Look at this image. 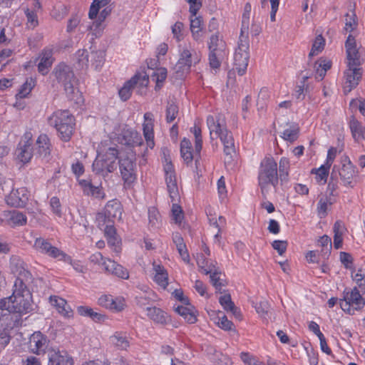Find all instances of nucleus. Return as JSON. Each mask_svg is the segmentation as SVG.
Returning <instances> with one entry per match:
<instances>
[{
  "mask_svg": "<svg viewBox=\"0 0 365 365\" xmlns=\"http://www.w3.org/2000/svg\"><path fill=\"white\" fill-rule=\"evenodd\" d=\"M32 295L25 282L15 280L10 297L0 299V309L10 313L26 314L32 310Z\"/></svg>",
  "mask_w": 365,
  "mask_h": 365,
  "instance_id": "nucleus-1",
  "label": "nucleus"
},
{
  "mask_svg": "<svg viewBox=\"0 0 365 365\" xmlns=\"http://www.w3.org/2000/svg\"><path fill=\"white\" fill-rule=\"evenodd\" d=\"M345 48L348 68L344 73V91L345 93H349L359 84L362 76V71L359 66L364 59L356 48V40L351 35H349L345 43Z\"/></svg>",
  "mask_w": 365,
  "mask_h": 365,
  "instance_id": "nucleus-2",
  "label": "nucleus"
},
{
  "mask_svg": "<svg viewBox=\"0 0 365 365\" xmlns=\"http://www.w3.org/2000/svg\"><path fill=\"white\" fill-rule=\"evenodd\" d=\"M165 173V180L167 185V190L173 202L172 218L177 224H180L183 220V212L181 207L177 203L180 200L179 190L177 182V177L171 160L165 157L163 164Z\"/></svg>",
  "mask_w": 365,
  "mask_h": 365,
  "instance_id": "nucleus-3",
  "label": "nucleus"
},
{
  "mask_svg": "<svg viewBox=\"0 0 365 365\" xmlns=\"http://www.w3.org/2000/svg\"><path fill=\"white\" fill-rule=\"evenodd\" d=\"M249 16H242L240 36L238 46L234 54V66L239 75L245 73L249 62Z\"/></svg>",
  "mask_w": 365,
  "mask_h": 365,
  "instance_id": "nucleus-4",
  "label": "nucleus"
},
{
  "mask_svg": "<svg viewBox=\"0 0 365 365\" xmlns=\"http://www.w3.org/2000/svg\"><path fill=\"white\" fill-rule=\"evenodd\" d=\"M49 125L56 128L59 138L68 142L71 140L75 125L74 117L66 110H58L48 118Z\"/></svg>",
  "mask_w": 365,
  "mask_h": 365,
  "instance_id": "nucleus-5",
  "label": "nucleus"
},
{
  "mask_svg": "<svg viewBox=\"0 0 365 365\" xmlns=\"http://www.w3.org/2000/svg\"><path fill=\"white\" fill-rule=\"evenodd\" d=\"M200 61V54L193 48L190 43L180 46L179 59L174 70L178 78H182L190 71L192 66Z\"/></svg>",
  "mask_w": 365,
  "mask_h": 365,
  "instance_id": "nucleus-6",
  "label": "nucleus"
},
{
  "mask_svg": "<svg viewBox=\"0 0 365 365\" xmlns=\"http://www.w3.org/2000/svg\"><path fill=\"white\" fill-rule=\"evenodd\" d=\"M118 151L115 148H109L105 152H99L93 163L92 168L96 174L106 177L117 168L116 160Z\"/></svg>",
  "mask_w": 365,
  "mask_h": 365,
  "instance_id": "nucleus-7",
  "label": "nucleus"
},
{
  "mask_svg": "<svg viewBox=\"0 0 365 365\" xmlns=\"http://www.w3.org/2000/svg\"><path fill=\"white\" fill-rule=\"evenodd\" d=\"M258 182L262 192L269 185L275 187L277 185V163L272 157H266L261 161Z\"/></svg>",
  "mask_w": 365,
  "mask_h": 365,
  "instance_id": "nucleus-8",
  "label": "nucleus"
},
{
  "mask_svg": "<svg viewBox=\"0 0 365 365\" xmlns=\"http://www.w3.org/2000/svg\"><path fill=\"white\" fill-rule=\"evenodd\" d=\"M208 48L209 66L210 68L216 72L220 68L222 62L228 55L225 42L220 38L218 34H213L210 38Z\"/></svg>",
  "mask_w": 365,
  "mask_h": 365,
  "instance_id": "nucleus-9",
  "label": "nucleus"
},
{
  "mask_svg": "<svg viewBox=\"0 0 365 365\" xmlns=\"http://www.w3.org/2000/svg\"><path fill=\"white\" fill-rule=\"evenodd\" d=\"M56 78L61 83L68 96L74 100V96H79V92L74 87L76 82L74 74L71 67L65 63H59L54 69Z\"/></svg>",
  "mask_w": 365,
  "mask_h": 365,
  "instance_id": "nucleus-10",
  "label": "nucleus"
},
{
  "mask_svg": "<svg viewBox=\"0 0 365 365\" xmlns=\"http://www.w3.org/2000/svg\"><path fill=\"white\" fill-rule=\"evenodd\" d=\"M123 214V207L119 200L114 199L108 201L103 211L98 212L96 217L98 227L102 229L106 223L114 222L120 220Z\"/></svg>",
  "mask_w": 365,
  "mask_h": 365,
  "instance_id": "nucleus-11",
  "label": "nucleus"
},
{
  "mask_svg": "<svg viewBox=\"0 0 365 365\" xmlns=\"http://www.w3.org/2000/svg\"><path fill=\"white\" fill-rule=\"evenodd\" d=\"M120 173L125 189L133 187L137 179V168L133 155L121 158L118 160Z\"/></svg>",
  "mask_w": 365,
  "mask_h": 365,
  "instance_id": "nucleus-12",
  "label": "nucleus"
},
{
  "mask_svg": "<svg viewBox=\"0 0 365 365\" xmlns=\"http://www.w3.org/2000/svg\"><path fill=\"white\" fill-rule=\"evenodd\" d=\"M341 309L349 314H354L356 311L361 310L365 305V298L362 297L356 287L350 292H344V298L339 302Z\"/></svg>",
  "mask_w": 365,
  "mask_h": 365,
  "instance_id": "nucleus-13",
  "label": "nucleus"
},
{
  "mask_svg": "<svg viewBox=\"0 0 365 365\" xmlns=\"http://www.w3.org/2000/svg\"><path fill=\"white\" fill-rule=\"evenodd\" d=\"M113 134L117 141L122 145L136 146L143 143L140 134L125 125H119L115 128Z\"/></svg>",
  "mask_w": 365,
  "mask_h": 365,
  "instance_id": "nucleus-14",
  "label": "nucleus"
},
{
  "mask_svg": "<svg viewBox=\"0 0 365 365\" xmlns=\"http://www.w3.org/2000/svg\"><path fill=\"white\" fill-rule=\"evenodd\" d=\"M33 135L31 131H26L19 143L16 150L17 158L22 163H26L31 160L33 156Z\"/></svg>",
  "mask_w": 365,
  "mask_h": 365,
  "instance_id": "nucleus-15",
  "label": "nucleus"
},
{
  "mask_svg": "<svg viewBox=\"0 0 365 365\" xmlns=\"http://www.w3.org/2000/svg\"><path fill=\"white\" fill-rule=\"evenodd\" d=\"M34 247L40 253L46 255L51 258L61 260L65 257L64 252L58 247L53 246L47 240L38 237L35 240Z\"/></svg>",
  "mask_w": 365,
  "mask_h": 365,
  "instance_id": "nucleus-16",
  "label": "nucleus"
},
{
  "mask_svg": "<svg viewBox=\"0 0 365 365\" xmlns=\"http://www.w3.org/2000/svg\"><path fill=\"white\" fill-rule=\"evenodd\" d=\"M5 200L6 202L9 206L16 207H24L29 200L28 190L24 187L13 189L10 193L6 196Z\"/></svg>",
  "mask_w": 365,
  "mask_h": 365,
  "instance_id": "nucleus-17",
  "label": "nucleus"
},
{
  "mask_svg": "<svg viewBox=\"0 0 365 365\" xmlns=\"http://www.w3.org/2000/svg\"><path fill=\"white\" fill-rule=\"evenodd\" d=\"M207 125L210 130L211 138H217L224 130H227L225 118L222 114L208 115L207 118Z\"/></svg>",
  "mask_w": 365,
  "mask_h": 365,
  "instance_id": "nucleus-18",
  "label": "nucleus"
},
{
  "mask_svg": "<svg viewBox=\"0 0 365 365\" xmlns=\"http://www.w3.org/2000/svg\"><path fill=\"white\" fill-rule=\"evenodd\" d=\"M48 365H73V359L65 350L51 349L48 352Z\"/></svg>",
  "mask_w": 365,
  "mask_h": 365,
  "instance_id": "nucleus-19",
  "label": "nucleus"
},
{
  "mask_svg": "<svg viewBox=\"0 0 365 365\" xmlns=\"http://www.w3.org/2000/svg\"><path fill=\"white\" fill-rule=\"evenodd\" d=\"M356 168L352 164L351 160L346 158L339 170V176L342 183L346 187H353V180L357 176Z\"/></svg>",
  "mask_w": 365,
  "mask_h": 365,
  "instance_id": "nucleus-20",
  "label": "nucleus"
},
{
  "mask_svg": "<svg viewBox=\"0 0 365 365\" xmlns=\"http://www.w3.org/2000/svg\"><path fill=\"white\" fill-rule=\"evenodd\" d=\"M52 145L50 138L46 134L38 135L35 144V154L41 159H47L51 153Z\"/></svg>",
  "mask_w": 365,
  "mask_h": 365,
  "instance_id": "nucleus-21",
  "label": "nucleus"
},
{
  "mask_svg": "<svg viewBox=\"0 0 365 365\" xmlns=\"http://www.w3.org/2000/svg\"><path fill=\"white\" fill-rule=\"evenodd\" d=\"M154 119L153 115L150 112L144 114V123H143V135L146 141L147 146L153 149L155 146L154 142Z\"/></svg>",
  "mask_w": 365,
  "mask_h": 365,
  "instance_id": "nucleus-22",
  "label": "nucleus"
},
{
  "mask_svg": "<svg viewBox=\"0 0 365 365\" xmlns=\"http://www.w3.org/2000/svg\"><path fill=\"white\" fill-rule=\"evenodd\" d=\"M29 348L36 354L45 353L47 348V339L40 331L34 332L29 339Z\"/></svg>",
  "mask_w": 365,
  "mask_h": 365,
  "instance_id": "nucleus-23",
  "label": "nucleus"
},
{
  "mask_svg": "<svg viewBox=\"0 0 365 365\" xmlns=\"http://www.w3.org/2000/svg\"><path fill=\"white\" fill-rule=\"evenodd\" d=\"M220 138L224 146V153L226 155L225 163L230 162L235 154V142L232 133L227 129L224 130L221 134L217 136Z\"/></svg>",
  "mask_w": 365,
  "mask_h": 365,
  "instance_id": "nucleus-24",
  "label": "nucleus"
},
{
  "mask_svg": "<svg viewBox=\"0 0 365 365\" xmlns=\"http://www.w3.org/2000/svg\"><path fill=\"white\" fill-rule=\"evenodd\" d=\"M10 269L16 277V280L20 279L22 282H28L31 279V273L26 269L22 260L17 257H13L10 262Z\"/></svg>",
  "mask_w": 365,
  "mask_h": 365,
  "instance_id": "nucleus-25",
  "label": "nucleus"
},
{
  "mask_svg": "<svg viewBox=\"0 0 365 365\" xmlns=\"http://www.w3.org/2000/svg\"><path fill=\"white\" fill-rule=\"evenodd\" d=\"M49 302L62 317L66 319L73 318V311L64 299L53 295L49 297Z\"/></svg>",
  "mask_w": 365,
  "mask_h": 365,
  "instance_id": "nucleus-26",
  "label": "nucleus"
},
{
  "mask_svg": "<svg viewBox=\"0 0 365 365\" xmlns=\"http://www.w3.org/2000/svg\"><path fill=\"white\" fill-rule=\"evenodd\" d=\"M153 279L163 289H166L168 285V273L166 269L159 263H153Z\"/></svg>",
  "mask_w": 365,
  "mask_h": 365,
  "instance_id": "nucleus-27",
  "label": "nucleus"
},
{
  "mask_svg": "<svg viewBox=\"0 0 365 365\" xmlns=\"http://www.w3.org/2000/svg\"><path fill=\"white\" fill-rule=\"evenodd\" d=\"M103 268L105 271L109 274H113L119 278L128 279L129 278V272L127 269L116 262L108 259L103 262Z\"/></svg>",
  "mask_w": 365,
  "mask_h": 365,
  "instance_id": "nucleus-28",
  "label": "nucleus"
},
{
  "mask_svg": "<svg viewBox=\"0 0 365 365\" xmlns=\"http://www.w3.org/2000/svg\"><path fill=\"white\" fill-rule=\"evenodd\" d=\"M4 220L6 221V225L12 227L24 225L27 221L26 215L16 210L4 211Z\"/></svg>",
  "mask_w": 365,
  "mask_h": 365,
  "instance_id": "nucleus-29",
  "label": "nucleus"
},
{
  "mask_svg": "<svg viewBox=\"0 0 365 365\" xmlns=\"http://www.w3.org/2000/svg\"><path fill=\"white\" fill-rule=\"evenodd\" d=\"M111 8L106 6L100 9L97 17L94 18L92 25L89 26V29L94 31L95 35H98L104 29V21L110 15Z\"/></svg>",
  "mask_w": 365,
  "mask_h": 365,
  "instance_id": "nucleus-30",
  "label": "nucleus"
},
{
  "mask_svg": "<svg viewBox=\"0 0 365 365\" xmlns=\"http://www.w3.org/2000/svg\"><path fill=\"white\" fill-rule=\"evenodd\" d=\"M109 341L119 350L126 351L130 347V339L125 332L115 331L109 337Z\"/></svg>",
  "mask_w": 365,
  "mask_h": 365,
  "instance_id": "nucleus-31",
  "label": "nucleus"
},
{
  "mask_svg": "<svg viewBox=\"0 0 365 365\" xmlns=\"http://www.w3.org/2000/svg\"><path fill=\"white\" fill-rule=\"evenodd\" d=\"M53 61L52 49L45 48L40 55V61L38 64V72L42 75L48 73Z\"/></svg>",
  "mask_w": 365,
  "mask_h": 365,
  "instance_id": "nucleus-32",
  "label": "nucleus"
},
{
  "mask_svg": "<svg viewBox=\"0 0 365 365\" xmlns=\"http://www.w3.org/2000/svg\"><path fill=\"white\" fill-rule=\"evenodd\" d=\"M79 184L84 194L99 199H103L105 197V193L101 186H94L91 181L87 180H80Z\"/></svg>",
  "mask_w": 365,
  "mask_h": 365,
  "instance_id": "nucleus-33",
  "label": "nucleus"
},
{
  "mask_svg": "<svg viewBox=\"0 0 365 365\" xmlns=\"http://www.w3.org/2000/svg\"><path fill=\"white\" fill-rule=\"evenodd\" d=\"M146 311L147 316L155 323L165 324L169 321L168 314L158 307H147Z\"/></svg>",
  "mask_w": 365,
  "mask_h": 365,
  "instance_id": "nucleus-34",
  "label": "nucleus"
},
{
  "mask_svg": "<svg viewBox=\"0 0 365 365\" xmlns=\"http://www.w3.org/2000/svg\"><path fill=\"white\" fill-rule=\"evenodd\" d=\"M186 305L187 306L178 305L175 307V311L182 317L187 322L194 324L197 321L196 311L194 307L189 304L188 302Z\"/></svg>",
  "mask_w": 365,
  "mask_h": 365,
  "instance_id": "nucleus-35",
  "label": "nucleus"
},
{
  "mask_svg": "<svg viewBox=\"0 0 365 365\" xmlns=\"http://www.w3.org/2000/svg\"><path fill=\"white\" fill-rule=\"evenodd\" d=\"M77 312L81 316L90 317L93 322L98 323L103 322L107 319L106 315L95 312L92 308L86 306L78 307Z\"/></svg>",
  "mask_w": 365,
  "mask_h": 365,
  "instance_id": "nucleus-36",
  "label": "nucleus"
},
{
  "mask_svg": "<svg viewBox=\"0 0 365 365\" xmlns=\"http://www.w3.org/2000/svg\"><path fill=\"white\" fill-rule=\"evenodd\" d=\"M209 316L215 320L217 326L225 330H230L233 326L231 321L228 320L227 317L223 315L220 311L217 312L215 310L207 311Z\"/></svg>",
  "mask_w": 365,
  "mask_h": 365,
  "instance_id": "nucleus-37",
  "label": "nucleus"
},
{
  "mask_svg": "<svg viewBox=\"0 0 365 365\" xmlns=\"http://www.w3.org/2000/svg\"><path fill=\"white\" fill-rule=\"evenodd\" d=\"M41 4L38 1H35L34 9H26L24 10V14L26 17V27L29 29H34L38 25V19L36 14V9H39Z\"/></svg>",
  "mask_w": 365,
  "mask_h": 365,
  "instance_id": "nucleus-38",
  "label": "nucleus"
},
{
  "mask_svg": "<svg viewBox=\"0 0 365 365\" xmlns=\"http://www.w3.org/2000/svg\"><path fill=\"white\" fill-rule=\"evenodd\" d=\"M310 76L307 73L302 75V79L297 83L294 91V96L299 101L304 99L306 93H307L309 85L307 83Z\"/></svg>",
  "mask_w": 365,
  "mask_h": 365,
  "instance_id": "nucleus-39",
  "label": "nucleus"
},
{
  "mask_svg": "<svg viewBox=\"0 0 365 365\" xmlns=\"http://www.w3.org/2000/svg\"><path fill=\"white\" fill-rule=\"evenodd\" d=\"M346 231L344 224L341 221H336L333 227L334 247L338 250L342 247L343 235Z\"/></svg>",
  "mask_w": 365,
  "mask_h": 365,
  "instance_id": "nucleus-40",
  "label": "nucleus"
},
{
  "mask_svg": "<svg viewBox=\"0 0 365 365\" xmlns=\"http://www.w3.org/2000/svg\"><path fill=\"white\" fill-rule=\"evenodd\" d=\"M331 61L325 59L320 58L314 63L315 70V79L322 81L325 76L327 71L331 68Z\"/></svg>",
  "mask_w": 365,
  "mask_h": 365,
  "instance_id": "nucleus-41",
  "label": "nucleus"
},
{
  "mask_svg": "<svg viewBox=\"0 0 365 365\" xmlns=\"http://www.w3.org/2000/svg\"><path fill=\"white\" fill-rule=\"evenodd\" d=\"M192 143L190 140L184 138L180 142V155L186 164L191 163L193 160Z\"/></svg>",
  "mask_w": 365,
  "mask_h": 365,
  "instance_id": "nucleus-42",
  "label": "nucleus"
},
{
  "mask_svg": "<svg viewBox=\"0 0 365 365\" xmlns=\"http://www.w3.org/2000/svg\"><path fill=\"white\" fill-rule=\"evenodd\" d=\"M333 202L330 196L323 195L320 197L317 207V215L320 218H324L327 215L328 208Z\"/></svg>",
  "mask_w": 365,
  "mask_h": 365,
  "instance_id": "nucleus-43",
  "label": "nucleus"
},
{
  "mask_svg": "<svg viewBox=\"0 0 365 365\" xmlns=\"http://www.w3.org/2000/svg\"><path fill=\"white\" fill-rule=\"evenodd\" d=\"M130 80H133V86L137 87L139 89L138 93L143 94L142 90L145 88L149 83V75L145 72L137 73Z\"/></svg>",
  "mask_w": 365,
  "mask_h": 365,
  "instance_id": "nucleus-44",
  "label": "nucleus"
},
{
  "mask_svg": "<svg viewBox=\"0 0 365 365\" xmlns=\"http://www.w3.org/2000/svg\"><path fill=\"white\" fill-rule=\"evenodd\" d=\"M207 215L210 225L217 229L220 232H222L226 226V219L222 216L217 217V216L212 214L210 210L207 212Z\"/></svg>",
  "mask_w": 365,
  "mask_h": 365,
  "instance_id": "nucleus-45",
  "label": "nucleus"
},
{
  "mask_svg": "<svg viewBox=\"0 0 365 365\" xmlns=\"http://www.w3.org/2000/svg\"><path fill=\"white\" fill-rule=\"evenodd\" d=\"M349 128L351 135L356 141H359L364 138L363 127L357 120L352 118L349 122Z\"/></svg>",
  "mask_w": 365,
  "mask_h": 365,
  "instance_id": "nucleus-46",
  "label": "nucleus"
},
{
  "mask_svg": "<svg viewBox=\"0 0 365 365\" xmlns=\"http://www.w3.org/2000/svg\"><path fill=\"white\" fill-rule=\"evenodd\" d=\"M110 1V0H93L88 12L89 19H94V18H96L100 9L109 6Z\"/></svg>",
  "mask_w": 365,
  "mask_h": 365,
  "instance_id": "nucleus-47",
  "label": "nucleus"
},
{
  "mask_svg": "<svg viewBox=\"0 0 365 365\" xmlns=\"http://www.w3.org/2000/svg\"><path fill=\"white\" fill-rule=\"evenodd\" d=\"M255 308L259 317L268 322V319L270 318V305L268 302L266 300L260 301L255 304Z\"/></svg>",
  "mask_w": 365,
  "mask_h": 365,
  "instance_id": "nucleus-48",
  "label": "nucleus"
},
{
  "mask_svg": "<svg viewBox=\"0 0 365 365\" xmlns=\"http://www.w3.org/2000/svg\"><path fill=\"white\" fill-rule=\"evenodd\" d=\"M179 115L178 105L173 101L168 103L165 112L166 121L168 123L174 122Z\"/></svg>",
  "mask_w": 365,
  "mask_h": 365,
  "instance_id": "nucleus-49",
  "label": "nucleus"
},
{
  "mask_svg": "<svg viewBox=\"0 0 365 365\" xmlns=\"http://www.w3.org/2000/svg\"><path fill=\"white\" fill-rule=\"evenodd\" d=\"M150 76L153 81L156 83L155 89H160L167 77V70L165 68H159L153 71Z\"/></svg>",
  "mask_w": 365,
  "mask_h": 365,
  "instance_id": "nucleus-50",
  "label": "nucleus"
},
{
  "mask_svg": "<svg viewBox=\"0 0 365 365\" xmlns=\"http://www.w3.org/2000/svg\"><path fill=\"white\" fill-rule=\"evenodd\" d=\"M35 86V80L32 78H27L26 82L21 86L16 93V98H24L28 96L33 88Z\"/></svg>",
  "mask_w": 365,
  "mask_h": 365,
  "instance_id": "nucleus-51",
  "label": "nucleus"
},
{
  "mask_svg": "<svg viewBox=\"0 0 365 365\" xmlns=\"http://www.w3.org/2000/svg\"><path fill=\"white\" fill-rule=\"evenodd\" d=\"M280 136L286 141L293 143L297 140L299 136V128L297 125H292L285 129Z\"/></svg>",
  "mask_w": 365,
  "mask_h": 365,
  "instance_id": "nucleus-52",
  "label": "nucleus"
},
{
  "mask_svg": "<svg viewBox=\"0 0 365 365\" xmlns=\"http://www.w3.org/2000/svg\"><path fill=\"white\" fill-rule=\"evenodd\" d=\"M324 45H325V40L324 38L322 37V35H318L313 43H312V49L309 53V57H312L314 56H317L318 55L320 52H322L324 48Z\"/></svg>",
  "mask_w": 365,
  "mask_h": 365,
  "instance_id": "nucleus-53",
  "label": "nucleus"
},
{
  "mask_svg": "<svg viewBox=\"0 0 365 365\" xmlns=\"http://www.w3.org/2000/svg\"><path fill=\"white\" fill-rule=\"evenodd\" d=\"M160 223V216L157 208L150 207L148 208V224L152 228L158 227Z\"/></svg>",
  "mask_w": 365,
  "mask_h": 365,
  "instance_id": "nucleus-54",
  "label": "nucleus"
},
{
  "mask_svg": "<svg viewBox=\"0 0 365 365\" xmlns=\"http://www.w3.org/2000/svg\"><path fill=\"white\" fill-rule=\"evenodd\" d=\"M219 302L225 310L227 312H231L232 314H236L237 309L235 306L233 302L231 299L230 294H225L221 296L219 299Z\"/></svg>",
  "mask_w": 365,
  "mask_h": 365,
  "instance_id": "nucleus-55",
  "label": "nucleus"
},
{
  "mask_svg": "<svg viewBox=\"0 0 365 365\" xmlns=\"http://www.w3.org/2000/svg\"><path fill=\"white\" fill-rule=\"evenodd\" d=\"M329 168L330 167L322 165L314 171L312 170V173L316 175V180L318 183L324 184L327 182Z\"/></svg>",
  "mask_w": 365,
  "mask_h": 365,
  "instance_id": "nucleus-56",
  "label": "nucleus"
},
{
  "mask_svg": "<svg viewBox=\"0 0 365 365\" xmlns=\"http://www.w3.org/2000/svg\"><path fill=\"white\" fill-rule=\"evenodd\" d=\"M65 257H62L60 261L65 262L71 264L74 270L79 273H85L86 272V267L84 266L81 261L79 260H73L71 257L68 255L66 253H64Z\"/></svg>",
  "mask_w": 365,
  "mask_h": 365,
  "instance_id": "nucleus-57",
  "label": "nucleus"
},
{
  "mask_svg": "<svg viewBox=\"0 0 365 365\" xmlns=\"http://www.w3.org/2000/svg\"><path fill=\"white\" fill-rule=\"evenodd\" d=\"M190 132L192 133L195 136V152L200 153L202 147V138L201 129L196 124H195L194 126L190 128Z\"/></svg>",
  "mask_w": 365,
  "mask_h": 365,
  "instance_id": "nucleus-58",
  "label": "nucleus"
},
{
  "mask_svg": "<svg viewBox=\"0 0 365 365\" xmlns=\"http://www.w3.org/2000/svg\"><path fill=\"white\" fill-rule=\"evenodd\" d=\"M133 80H128L123 84V87L119 90L118 94L122 101H127L130 98L132 94V90L134 88L133 86Z\"/></svg>",
  "mask_w": 365,
  "mask_h": 365,
  "instance_id": "nucleus-59",
  "label": "nucleus"
},
{
  "mask_svg": "<svg viewBox=\"0 0 365 365\" xmlns=\"http://www.w3.org/2000/svg\"><path fill=\"white\" fill-rule=\"evenodd\" d=\"M202 21L200 17H190V30L194 39L198 40L201 31Z\"/></svg>",
  "mask_w": 365,
  "mask_h": 365,
  "instance_id": "nucleus-60",
  "label": "nucleus"
},
{
  "mask_svg": "<svg viewBox=\"0 0 365 365\" xmlns=\"http://www.w3.org/2000/svg\"><path fill=\"white\" fill-rule=\"evenodd\" d=\"M318 245L322 247V252L324 255H329L331 250V240L328 235H323L318 240Z\"/></svg>",
  "mask_w": 365,
  "mask_h": 365,
  "instance_id": "nucleus-61",
  "label": "nucleus"
},
{
  "mask_svg": "<svg viewBox=\"0 0 365 365\" xmlns=\"http://www.w3.org/2000/svg\"><path fill=\"white\" fill-rule=\"evenodd\" d=\"M92 65L95 67L96 69L101 68L105 61V54L103 51H96L92 53Z\"/></svg>",
  "mask_w": 365,
  "mask_h": 365,
  "instance_id": "nucleus-62",
  "label": "nucleus"
},
{
  "mask_svg": "<svg viewBox=\"0 0 365 365\" xmlns=\"http://www.w3.org/2000/svg\"><path fill=\"white\" fill-rule=\"evenodd\" d=\"M172 33L173 35V38L176 39L177 41H180L184 38V25L180 21H177L172 26Z\"/></svg>",
  "mask_w": 365,
  "mask_h": 365,
  "instance_id": "nucleus-63",
  "label": "nucleus"
},
{
  "mask_svg": "<svg viewBox=\"0 0 365 365\" xmlns=\"http://www.w3.org/2000/svg\"><path fill=\"white\" fill-rule=\"evenodd\" d=\"M340 262L344 267L349 270L354 269V262L352 256L345 252H341L339 254Z\"/></svg>",
  "mask_w": 365,
  "mask_h": 365,
  "instance_id": "nucleus-64",
  "label": "nucleus"
}]
</instances>
